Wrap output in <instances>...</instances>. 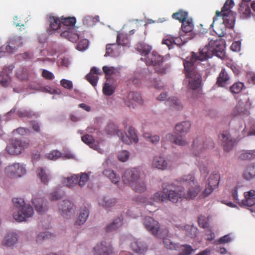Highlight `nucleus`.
<instances>
[{
  "instance_id": "1",
  "label": "nucleus",
  "mask_w": 255,
  "mask_h": 255,
  "mask_svg": "<svg viewBox=\"0 0 255 255\" xmlns=\"http://www.w3.org/2000/svg\"><path fill=\"white\" fill-rule=\"evenodd\" d=\"M191 59L192 58H186L183 61L185 75L188 79V87L192 90H198L202 87V76L195 65L189 62Z\"/></svg>"
},
{
  "instance_id": "2",
  "label": "nucleus",
  "mask_w": 255,
  "mask_h": 255,
  "mask_svg": "<svg viewBox=\"0 0 255 255\" xmlns=\"http://www.w3.org/2000/svg\"><path fill=\"white\" fill-rule=\"evenodd\" d=\"M163 190L155 193L153 196V200L157 202H166L170 201L176 203L179 200L183 198V195L177 192L175 189V186L171 184L163 183Z\"/></svg>"
},
{
  "instance_id": "3",
  "label": "nucleus",
  "mask_w": 255,
  "mask_h": 255,
  "mask_svg": "<svg viewBox=\"0 0 255 255\" xmlns=\"http://www.w3.org/2000/svg\"><path fill=\"white\" fill-rule=\"evenodd\" d=\"M12 202L14 206L18 209L17 213H13L14 220L21 222L26 221L33 216L34 212L32 207L29 205H25L23 199L14 198Z\"/></svg>"
},
{
  "instance_id": "4",
  "label": "nucleus",
  "mask_w": 255,
  "mask_h": 255,
  "mask_svg": "<svg viewBox=\"0 0 255 255\" xmlns=\"http://www.w3.org/2000/svg\"><path fill=\"white\" fill-rule=\"evenodd\" d=\"M180 181L188 184L190 186L187 192L183 194V198L186 200L193 199L201 191L200 186L195 181V177L192 175L184 176Z\"/></svg>"
},
{
  "instance_id": "5",
  "label": "nucleus",
  "mask_w": 255,
  "mask_h": 255,
  "mask_svg": "<svg viewBox=\"0 0 255 255\" xmlns=\"http://www.w3.org/2000/svg\"><path fill=\"white\" fill-rule=\"evenodd\" d=\"M214 55L213 49L212 47L209 45H206L204 48L201 49L199 53L192 52L191 55L186 57V58H191V60L189 61L192 64L195 65V62L199 61H204L208 58H211Z\"/></svg>"
},
{
  "instance_id": "6",
  "label": "nucleus",
  "mask_w": 255,
  "mask_h": 255,
  "mask_svg": "<svg viewBox=\"0 0 255 255\" xmlns=\"http://www.w3.org/2000/svg\"><path fill=\"white\" fill-rule=\"evenodd\" d=\"M214 143L212 139H208L204 141L203 139L199 138L196 139L193 143V154L198 156L200 155V152H203L205 149L213 148Z\"/></svg>"
},
{
  "instance_id": "7",
  "label": "nucleus",
  "mask_w": 255,
  "mask_h": 255,
  "mask_svg": "<svg viewBox=\"0 0 255 255\" xmlns=\"http://www.w3.org/2000/svg\"><path fill=\"white\" fill-rule=\"evenodd\" d=\"M139 170L133 168L127 169L122 176V180L125 184L131 186L139 179Z\"/></svg>"
},
{
  "instance_id": "8",
  "label": "nucleus",
  "mask_w": 255,
  "mask_h": 255,
  "mask_svg": "<svg viewBox=\"0 0 255 255\" xmlns=\"http://www.w3.org/2000/svg\"><path fill=\"white\" fill-rule=\"evenodd\" d=\"M5 172L8 177L14 178L22 176L25 173L26 170L19 163H13L5 168Z\"/></svg>"
},
{
  "instance_id": "9",
  "label": "nucleus",
  "mask_w": 255,
  "mask_h": 255,
  "mask_svg": "<svg viewBox=\"0 0 255 255\" xmlns=\"http://www.w3.org/2000/svg\"><path fill=\"white\" fill-rule=\"evenodd\" d=\"M252 104L249 98L245 101L242 100H239L234 109L233 114L235 116H248L250 114L249 110Z\"/></svg>"
},
{
  "instance_id": "10",
  "label": "nucleus",
  "mask_w": 255,
  "mask_h": 255,
  "mask_svg": "<svg viewBox=\"0 0 255 255\" xmlns=\"http://www.w3.org/2000/svg\"><path fill=\"white\" fill-rule=\"evenodd\" d=\"M27 143L17 139H12L7 146L6 150L11 155H18L27 147Z\"/></svg>"
},
{
  "instance_id": "11",
  "label": "nucleus",
  "mask_w": 255,
  "mask_h": 255,
  "mask_svg": "<svg viewBox=\"0 0 255 255\" xmlns=\"http://www.w3.org/2000/svg\"><path fill=\"white\" fill-rule=\"evenodd\" d=\"M220 179V175L218 173L213 172L210 175L208 183L203 192L205 196L209 195L218 186Z\"/></svg>"
},
{
  "instance_id": "12",
  "label": "nucleus",
  "mask_w": 255,
  "mask_h": 255,
  "mask_svg": "<svg viewBox=\"0 0 255 255\" xmlns=\"http://www.w3.org/2000/svg\"><path fill=\"white\" fill-rule=\"evenodd\" d=\"M209 45L212 47L214 55L224 59L225 57V44L224 41L221 39H217L216 40H211L209 42Z\"/></svg>"
},
{
  "instance_id": "13",
  "label": "nucleus",
  "mask_w": 255,
  "mask_h": 255,
  "mask_svg": "<svg viewBox=\"0 0 255 255\" xmlns=\"http://www.w3.org/2000/svg\"><path fill=\"white\" fill-rule=\"evenodd\" d=\"M74 204L67 200L60 202L58 209L60 214L64 218L68 219L73 214Z\"/></svg>"
},
{
  "instance_id": "14",
  "label": "nucleus",
  "mask_w": 255,
  "mask_h": 255,
  "mask_svg": "<svg viewBox=\"0 0 255 255\" xmlns=\"http://www.w3.org/2000/svg\"><path fill=\"white\" fill-rule=\"evenodd\" d=\"M23 41L21 37H14L9 39L6 45L1 46L0 48V51H1L4 55V52L12 53L19 46L22 45Z\"/></svg>"
},
{
  "instance_id": "15",
  "label": "nucleus",
  "mask_w": 255,
  "mask_h": 255,
  "mask_svg": "<svg viewBox=\"0 0 255 255\" xmlns=\"http://www.w3.org/2000/svg\"><path fill=\"white\" fill-rule=\"evenodd\" d=\"M224 150L229 151L236 144V139H234L228 131H223L219 136Z\"/></svg>"
},
{
  "instance_id": "16",
  "label": "nucleus",
  "mask_w": 255,
  "mask_h": 255,
  "mask_svg": "<svg viewBox=\"0 0 255 255\" xmlns=\"http://www.w3.org/2000/svg\"><path fill=\"white\" fill-rule=\"evenodd\" d=\"M125 103L129 108H134L136 104H142L143 101L139 93L130 92L128 94L127 100L125 101Z\"/></svg>"
},
{
  "instance_id": "17",
  "label": "nucleus",
  "mask_w": 255,
  "mask_h": 255,
  "mask_svg": "<svg viewBox=\"0 0 255 255\" xmlns=\"http://www.w3.org/2000/svg\"><path fill=\"white\" fill-rule=\"evenodd\" d=\"M120 138L127 144H130L132 143H136L138 141L134 129L131 127L128 128V134L122 132V135H120Z\"/></svg>"
},
{
  "instance_id": "18",
  "label": "nucleus",
  "mask_w": 255,
  "mask_h": 255,
  "mask_svg": "<svg viewBox=\"0 0 255 255\" xmlns=\"http://www.w3.org/2000/svg\"><path fill=\"white\" fill-rule=\"evenodd\" d=\"M145 228L154 235H157L160 228L159 223L151 217H146L143 221Z\"/></svg>"
},
{
  "instance_id": "19",
  "label": "nucleus",
  "mask_w": 255,
  "mask_h": 255,
  "mask_svg": "<svg viewBox=\"0 0 255 255\" xmlns=\"http://www.w3.org/2000/svg\"><path fill=\"white\" fill-rule=\"evenodd\" d=\"M94 250L96 255H110L112 254V246L105 241L97 244Z\"/></svg>"
},
{
  "instance_id": "20",
  "label": "nucleus",
  "mask_w": 255,
  "mask_h": 255,
  "mask_svg": "<svg viewBox=\"0 0 255 255\" xmlns=\"http://www.w3.org/2000/svg\"><path fill=\"white\" fill-rule=\"evenodd\" d=\"M245 199L239 202L241 206H247L251 207L255 205V190H251L244 193Z\"/></svg>"
},
{
  "instance_id": "21",
  "label": "nucleus",
  "mask_w": 255,
  "mask_h": 255,
  "mask_svg": "<svg viewBox=\"0 0 255 255\" xmlns=\"http://www.w3.org/2000/svg\"><path fill=\"white\" fill-rule=\"evenodd\" d=\"M77 32L76 28L68 27L67 30L62 31L61 36L74 43L76 42L79 39V35Z\"/></svg>"
},
{
  "instance_id": "22",
  "label": "nucleus",
  "mask_w": 255,
  "mask_h": 255,
  "mask_svg": "<svg viewBox=\"0 0 255 255\" xmlns=\"http://www.w3.org/2000/svg\"><path fill=\"white\" fill-rule=\"evenodd\" d=\"M163 62V58L155 51H153L151 54H149L146 59V64L148 65H158Z\"/></svg>"
},
{
  "instance_id": "23",
  "label": "nucleus",
  "mask_w": 255,
  "mask_h": 255,
  "mask_svg": "<svg viewBox=\"0 0 255 255\" xmlns=\"http://www.w3.org/2000/svg\"><path fill=\"white\" fill-rule=\"evenodd\" d=\"M230 77L225 69H222L217 78L216 84L219 87H224L229 84Z\"/></svg>"
},
{
  "instance_id": "24",
  "label": "nucleus",
  "mask_w": 255,
  "mask_h": 255,
  "mask_svg": "<svg viewBox=\"0 0 255 255\" xmlns=\"http://www.w3.org/2000/svg\"><path fill=\"white\" fill-rule=\"evenodd\" d=\"M224 23L229 28H233L236 20V13L233 11L223 13L221 14Z\"/></svg>"
},
{
  "instance_id": "25",
  "label": "nucleus",
  "mask_w": 255,
  "mask_h": 255,
  "mask_svg": "<svg viewBox=\"0 0 255 255\" xmlns=\"http://www.w3.org/2000/svg\"><path fill=\"white\" fill-rule=\"evenodd\" d=\"M35 210L39 214L43 213L47 209V203L42 198H34L32 200Z\"/></svg>"
},
{
  "instance_id": "26",
  "label": "nucleus",
  "mask_w": 255,
  "mask_h": 255,
  "mask_svg": "<svg viewBox=\"0 0 255 255\" xmlns=\"http://www.w3.org/2000/svg\"><path fill=\"white\" fill-rule=\"evenodd\" d=\"M131 248L133 251L139 254H143L147 249L146 245L140 239L134 240L131 243Z\"/></svg>"
},
{
  "instance_id": "27",
  "label": "nucleus",
  "mask_w": 255,
  "mask_h": 255,
  "mask_svg": "<svg viewBox=\"0 0 255 255\" xmlns=\"http://www.w3.org/2000/svg\"><path fill=\"white\" fill-rule=\"evenodd\" d=\"M234 6V2L233 0H227L222 8L221 11H217L216 12V16L213 18V22L210 25L211 27L213 26V24L217 18L216 17L220 16L223 13L229 12V11H233L231 9Z\"/></svg>"
},
{
  "instance_id": "28",
  "label": "nucleus",
  "mask_w": 255,
  "mask_h": 255,
  "mask_svg": "<svg viewBox=\"0 0 255 255\" xmlns=\"http://www.w3.org/2000/svg\"><path fill=\"white\" fill-rule=\"evenodd\" d=\"M168 163L164 157L160 156H156L153 158L152 161V166L154 168H157L162 170L167 168Z\"/></svg>"
},
{
  "instance_id": "29",
  "label": "nucleus",
  "mask_w": 255,
  "mask_h": 255,
  "mask_svg": "<svg viewBox=\"0 0 255 255\" xmlns=\"http://www.w3.org/2000/svg\"><path fill=\"white\" fill-rule=\"evenodd\" d=\"M89 215V211L85 206L81 207L78 218L75 221V225L79 226L83 225L86 221Z\"/></svg>"
},
{
  "instance_id": "30",
  "label": "nucleus",
  "mask_w": 255,
  "mask_h": 255,
  "mask_svg": "<svg viewBox=\"0 0 255 255\" xmlns=\"http://www.w3.org/2000/svg\"><path fill=\"white\" fill-rule=\"evenodd\" d=\"M191 127V124L190 122L184 121L177 124L175 127V129L176 132L182 135H185L190 131Z\"/></svg>"
},
{
  "instance_id": "31",
  "label": "nucleus",
  "mask_w": 255,
  "mask_h": 255,
  "mask_svg": "<svg viewBox=\"0 0 255 255\" xmlns=\"http://www.w3.org/2000/svg\"><path fill=\"white\" fill-rule=\"evenodd\" d=\"M240 17L242 18H247L252 14L251 9L248 3L242 2L239 5L238 9Z\"/></svg>"
},
{
  "instance_id": "32",
  "label": "nucleus",
  "mask_w": 255,
  "mask_h": 255,
  "mask_svg": "<svg viewBox=\"0 0 255 255\" xmlns=\"http://www.w3.org/2000/svg\"><path fill=\"white\" fill-rule=\"evenodd\" d=\"M100 72L96 67H93L90 70V72L86 76L87 80L92 85L95 86L97 85L98 80V75Z\"/></svg>"
},
{
  "instance_id": "33",
  "label": "nucleus",
  "mask_w": 255,
  "mask_h": 255,
  "mask_svg": "<svg viewBox=\"0 0 255 255\" xmlns=\"http://www.w3.org/2000/svg\"><path fill=\"white\" fill-rule=\"evenodd\" d=\"M17 242V235L13 232L8 233L5 237L2 242L4 246L11 247Z\"/></svg>"
},
{
  "instance_id": "34",
  "label": "nucleus",
  "mask_w": 255,
  "mask_h": 255,
  "mask_svg": "<svg viewBox=\"0 0 255 255\" xmlns=\"http://www.w3.org/2000/svg\"><path fill=\"white\" fill-rule=\"evenodd\" d=\"M165 137L166 139L178 145L185 146L187 144L186 140L181 136H177L175 134L168 133L166 135Z\"/></svg>"
},
{
  "instance_id": "35",
  "label": "nucleus",
  "mask_w": 255,
  "mask_h": 255,
  "mask_svg": "<svg viewBox=\"0 0 255 255\" xmlns=\"http://www.w3.org/2000/svg\"><path fill=\"white\" fill-rule=\"evenodd\" d=\"M243 176L247 180H250L255 177V163L251 164L246 167Z\"/></svg>"
},
{
  "instance_id": "36",
  "label": "nucleus",
  "mask_w": 255,
  "mask_h": 255,
  "mask_svg": "<svg viewBox=\"0 0 255 255\" xmlns=\"http://www.w3.org/2000/svg\"><path fill=\"white\" fill-rule=\"evenodd\" d=\"M61 18V28L63 30H67L68 27L70 28H75L74 25L76 23V18L74 17H68L66 18H63V17Z\"/></svg>"
},
{
  "instance_id": "37",
  "label": "nucleus",
  "mask_w": 255,
  "mask_h": 255,
  "mask_svg": "<svg viewBox=\"0 0 255 255\" xmlns=\"http://www.w3.org/2000/svg\"><path fill=\"white\" fill-rule=\"evenodd\" d=\"M99 204L105 207L107 210L114 206L116 203L115 198H111L108 196L103 197L99 199Z\"/></svg>"
},
{
  "instance_id": "38",
  "label": "nucleus",
  "mask_w": 255,
  "mask_h": 255,
  "mask_svg": "<svg viewBox=\"0 0 255 255\" xmlns=\"http://www.w3.org/2000/svg\"><path fill=\"white\" fill-rule=\"evenodd\" d=\"M122 223L123 219L120 217L117 218L107 225L105 228L106 231L108 233L115 231L122 225Z\"/></svg>"
},
{
  "instance_id": "39",
  "label": "nucleus",
  "mask_w": 255,
  "mask_h": 255,
  "mask_svg": "<svg viewBox=\"0 0 255 255\" xmlns=\"http://www.w3.org/2000/svg\"><path fill=\"white\" fill-rule=\"evenodd\" d=\"M165 104L170 107L172 110H180L183 107L179 100L176 97L169 98L165 101Z\"/></svg>"
},
{
  "instance_id": "40",
  "label": "nucleus",
  "mask_w": 255,
  "mask_h": 255,
  "mask_svg": "<svg viewBox=\"0 0 255 255\" xmlns=\"http://www.w3.org/2000/svg\"><path fill=\"white\" fill-rule=\"evenodd\" d=\"M36 173L41 182L44 184L47 185L50 177L49 175L46 173L45 169L42 167H38Z\"/></svg>"
},
{
  "instance_id": "41",
  "label": "nucleus",
  "mask_w": 255,
  "mask_h": 255,
  "mask_svg": "<svg viewBox=\"0 0 255 255\" xmlns=\"http://www.w3.org/2000/svg\"><path fill=\"white\" fill-rule=\"evenodd\" d=\"M16 112V114L20 118H25V117H31L34 114L32 111L30 110H18L17 111V108L16 107H13L12 109L10 110V111L8 113V114L11 115L13 113Z\"/></svg>"
},
{
  "instance_id": "42",
  "label": "nucleus",
  "mask_w": 255,
  "mask_h": 255,
  "mask_svg": "<svg viewBox=\"0 0 255 255\" xmlns=\"http://www.w3.org/2000/svg\"><path fill=\"white\" fill-rule=\"evenodd\" d=\"M103 174L107 177L112 183L117 184L120 181V177L119 175L111 169H105L103 172Z\"/></svg>"
},
{
  "instance_id": "43",
  "label": "nucleus",
  "mask_w": 255,
  "mask_h": 255,
  "mask_svg": "<svg viewBox=\"0 0 255 255\" xmlns=\"http://www.w3.org/2000/svg\"><path fill=\"white\" fill-rule=\"evenodd\" d=\"M255 158V149L242 151L239 155V158L242 160H252Z\"/></svg>"
},
{
  "instance_id": "44",
  "label": "nucleus",
  "mask_w": 255,
  "mask_h": 255,
  "mask_svg": "<svg viewBox=\"0 0 255 255\" xmlns=\"http://www.w3.org/2000/svg\"><path fill=\"white\" fill-rule=\"evenodd\" d=\"M49 21L50 28L54 31L58 30L61 28V18L53 16H49Z\"/></svg>"
},
{
  "instance_id": "45",
  "label": "nucleus",
  "mask_w": 255,
  "mask_h": 255,
  "mask_svg": "<svg viewBox=\"0 0 255 255\" xmlns=\"http://www.w3.org/2000/svg\"><path fill=\"white\" fill-rule=\"evenodd\" d=\"M79 176L78 175H73L70 177L65 178L63 182L66 186L69 188H72L78 183Z\"/></svg>"
},
{
  "instance_id": "46",
  "label": "nucleus",
  "mask_w": 255,
  "mask_h": 255,
  "mask_svg": "<svg viewBox=\"0 0 255 255\" xmlns=\"http://www.w3.org/2000/svg\"><path fill=\"white\" fill-rule=\"evenodd\" d=\"M132 189L136 192L141 193L146 189L145 182L139 179L131 186Z\"/></svg>"
},
{
  "instance_id": "47",
  "label": "nucleus",
  "mask_w": 255,
  "mask_h": 255,
  "mask_svg": "<svg viewBox=\"0 0 255 255\" xmlns=\"http://www.w3.org/2000/svg\"><path fill=\"white\" fill-rule=\"evenodd\" d=\"M180 41L178 37H174L167 36L166 38L163 39L162 41L163 44L166 45L169 49L173 47V44H177V42Z\"/></svg>"
},
{
  "instance_id": "48",
  "label": "nucleus",
  "mask_w": 255,
  "mask_h": 255,
  "mask_svg": "<svg viewBox=\"0 0 255 255\" xmlns=\"http://www.w3.org/2000/svg\"><path fill=\"white\" fill-rule=\"evenodd\" d=\"M6 69H3L0 73V83L4 87L7 86L10 81V78L6 72Z\"/></svg>"
},
{
  "instance_id": "49",
  "label": "nucleus",
  "mask_w": 255,
  "mask_h": 255,
  "mask_svg": "<svg viewBox=\"0 0 255 255\" xmlns=\"http://www.w3.org/2000/svg\"><path fill=\"white\" fill-rule=\"evenodd\" d=\"M105 130L107 133L110 135L116 133L119 137L120 136V135H122V131L120 130L117 129L116 126L113 123L108 124Z\"/></svg>"
},
{
  "instance_id": "50",
  "label": "nucleus",
  "mask_w": 255,
  "mask_h": 255,
  "mask_svg": "<svg viewBox=\"0 0 255 255\" xmlns=\"http://www.w3.org/2000/svg\"><path fill=\"white\" fill-rule=\"evenodd\" d=\"M172 17L173 18L178 20L182 23L183 21H186L188 17V13L183 10H180L176 13H174Z\"/></svg>"
},
{
  "instance_id": "51",
  "label": "nucleus",
  "mask_w": 255,
  "mask_h": 255,
  "mask_svg": "<svg viewBox=\"0 0 255 255\" xmlns=\"http://www.w3.org/2000/svg\"><path fill=\"white\" fill-rule=\"evenodd\" d=\"M16 76L18 79L21 81L27 80L28 73L26 69L20 67L16 70Z\"/></svg>"
},
{
  "instance_id": "52",
  "label": "nucleus",
  "mask_w": 255,
  "mask_h": 255,
  "mask_svg": "<svg viewBox=\"0 0 255 255\" xmlns=\"http://www.w3.org/2000/svg\"><path fill=\"white\" fill-rule=\"evenodd\" d=\"M81 139L83 142L88 145L91 148L96 149L97 145L94 144L93 137L89 134H86L82 136Z\"/></svg>"
},
{
  "instance_id": "53",
  "label": "nucleus",
  "mask_w": 255,
  "mask_h": 255,
  "mask_svg": "<svg viewBox=\"0 0 255 255\" xmlns=\"http://www.w3.org/2000/svg\"><path fill=\"white\" fill-rule=\"evenodd\" d=\"M117 43L119 45H128L129 44L128 36L124 33L118 34L117 37Z\"/></svg>"
},
{
  "instance_id": "54",
  "label": "nucleus",
  "mask_w": 255,
  "mask_h": 255,
  "mask_svg": "<svg viewBox=\"0 0 255 255\" xmlns=\"http://www.w3.org/2000/svg\"><path fill=\"white\" fill-rule=\"evenodd\" d=\"M64 193L63 191L56 190L51 192L49 196V199L51 201H56L63 197Z\"/></svg>"
},
{
  "instance_id": "55",
  "label": "nucleus",
  "mask_w": 255,
  "mask_h": 255,
  "mask_svg": "<svg viewBox=\"0 0 255 255\" xmlns=\"http://www.w3.org/2000/svg\"><path fill=\"white\" fill-rule=\"evenodd\" d=\"M135 48L140 54L144 55L148 54L151 50L150 47L142 43L137 44Z\"/></svg>"
},
{
  "instance_id": "56",
  "label": "nucleus",
  "mask_w": 255,
  "mask_h": 255,
  "mask_svg": "<svg viewBox=\"0 0 255 255\" xmlns=\"http://www.w3.org/2000/svg\"><path fill=\"white\" fill-rule=\"evenodd\" d=\"M144 138L148 142L152 144H156L160 140V137L157 135H152L149 133L145 132L143 133Z\"/></svg>"
},
{
  "instance_id": "57",
  "label": "nucleus",
  "mask_w": 255,
  "mask_h": 255,
  "mask_svg": "<svg viewBox=\"0 0 255 255\" xmlns=\"http://www.w3.org/2000/svg\"><path fill=\"white\" fill-rule=\"evenodd\" d=\"M194 28V25L191 20L189 19L182 23V30L185 33H189L192 31Z\"/></svg>"
},
{
  "instance_id": "58",
  "label": "nucleus",
  "mask_w": 255,
  "mask_h": 255,
  "mask_svg": "<svg viewBox=\"0 0 255 255\" xmlns=\"http://www.w3.org/2000/svg\"><path fill=\"white\" fill-rule=\"evenodd\" d=\"M244 87L243 83L241 82H236L230 87V91L232 93L238 94L242 90Z\"/></svg>"
},
{
  "instance_id": "59",
  "label": "nucleus",
  "mask_w": 255,
  "mask_h": 255,
  "mask_svg": "<svg viewBox=\"0 0 255 255\" xmlns=\"http://www.w3.org/2000/svg\"><path fill=\"white\" fill-rule=\"evenodd\" d=\"M194 250L192 247L188 245H184L181 247L179 255H190Z\"/></svg>"
},
{
  "instance_id": "60",
  "label": "nucleus",
  "mask_w": 255,
  "mask_h": 255,
  "mask_svg": "<svg viewBox=\"0 0 255 255\" xmlns=\"http://www.w3.org/2000/svg\"><path fill=\"white\" fill-rule=\"evenodd\" d=\"M103 70L104 72L107 79H108L111 76L115 74L117 72V69L113 67H109L107 66H104L103 67Z\"/></svg>"
},
{
  "instance_id": "61",
  "label": "nucleus",
  "mask_w": 255,
  "mask_h": 255,
  "mask_svg": "<svg viewBox=\"0 0 255 255\" xmlns=\"http://www.w3.org/2000/svg\"><path fill=\"white\" fill-rule=\"evenodd\" d=\"M186 235L190 238H193L196 236L197 228L190 226L185 227Z\"/></svg>"
},
{
  "instance_id": "62",
  "label": "nucleus",
  "mask_w": 255,
  "mask_h": 255,
  "mask_svg": "<svg viewBox=\"0 0 255 255\" xmlns=\"http://www.w3.org/2000/svg\"><path fill=\"white\" fill-rule=\"evenodd\" d=\"M78 184L79 186H84L89 179V175L87 173H82L79 176Z\"/></svg>"
},
{
  "instance_id": "63",
  "label": "nucleus",
  "mask_w": 255,
  "mask_h": 255,
  "mask_svg": "<svg viewBox=\"0 0 255 255\" xmlns=\"http://www.w3.org/2000/svg\"><path fill=\"white\" fill-rule=\"evenodd\" d=\"M103 91L105 95L111 96L114 93L115 89L111 85L108 83H105L103 89Z\"/></svg>"
},
{
  "instance_id": "64",
  "label": "nucleus",
  "mask_w": 255,
  "mask_h": 255,
  "mask_svg": "<svg viewBox=\"0 0 255 255\" xmlns=\"http://www.w3.org/2000/svg\"><path fill=\"white\" fill-rule=\"evenodd\" d=\"M89 41L86 39L81 40L76 46V48L79 51L85 50L88 46Z\"/></svg>"
}]
</instances>
